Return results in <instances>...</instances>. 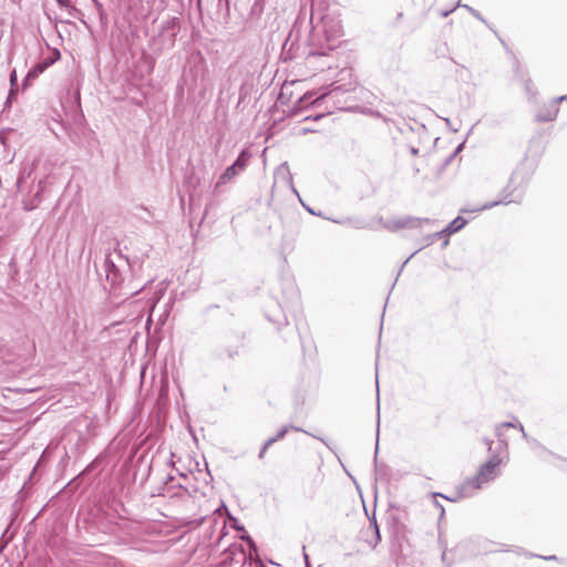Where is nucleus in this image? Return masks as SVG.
<instances>
[{
    "label": "nucleus",
    "instance_id": "nucleus-1",
    "mask_svg": "<svg viewBox=\"0 0 567 567\" xmlns=\"http://www.w3.org/2000/svg\"><path fill=\"white\" fill-rule=\"evenodd\" d=\"M542 153L543 148L540 147V144H529V147L526 150V156L524 161H522L516 169L512 173L507 185L499 193V198L497 200L485 203L481 207H475L472 209L463 208L461 212H482L498 205L520 203L524 198L525 190L529 184L532 175L536 168L537 159Z\"/></svg>",
    "mask_w": 567,
    "mask_h": 567
},
{
    "label": "nucleus",
    "instance_id": "nucleus-2",
    "mask_svg": "<svg viewBox=\"0 0 567 567\" xmlns=\"http://www.w3.org/2000/svg\"><path fill=\"white\" fill-rule=\"evenodd\" d=\"M244 339L245 334L243 332L226 333L212 350L213 359L221 363L234 361L244 347Z\"/></svg>",
    "mask_w": 567,
    "mask_h": 567
},
{
    "label": "nucleus",
    "instance_id": "nucleus-3",
    "mask_svg": "<svg viewBox=\"0 0 567 567\" xmlns=\"http://www.w3.org/2000/svg\"><path fill=\"white\" fill-rule=\"evenodd\" d=\"M503 463L499 453H493L491 457L483 463L476 475L466 480V484L475 489H480L483 484L494 481L498 476V467Z\"/></svg>",
    "mask_w": 567,
    "mask_h": 567
},
{
    "label": "nucleus",
    "instance_id": "nucleus-4",
    "mask_svg": "<svg viewBox=\"0 0 567 567\" xmlns=\"http://www.w3.org/2000/svg\"><path fill=\"white\" fill-rule=\"evenodd\" d=\"M434 220L430 218H421V217H413V216H405L401 218H396L393 220H389L383 224V226L389 229L390 231H396L399 229L404 228H417L421 227L423 224L431 225Z\"/></svg>",
    "mask_w": 567,
    "mask_h": 567
},
{
    "label": "nucleus",
    "instance_id": "nucleus-5",
    "mask_svg": "<svg viewBox=\"0 0 567 567\" xmlns=\"http://www.w3.org/2000/svg\"><path fill=\"white\" fill-rule=\"evenodd\" d=\"M563 100H567V96H561L559 99L540 104L536 111V118L540 122L554 121L559 113L558 103Z\"/></svg>",
    "mask_w": 567,
    "mask_h": 567
},
{
    "label": "nucleus",
    "instance_id": "nucleus-6",
    "mask_svg": "<svg viewBox=\"0 0 567 567\" xmlns=\"http://www.w3.org/2000/svg\"><path fill=\"white\" fill-rule=\"evenodd\" d=\"M104 270H105L106 280L110 282L112 288H116L122 284L123 276H122L118 267L115 265V262L111 259L110 256L105 257Z\"/></svg>",
    "mask_w": 567,
    "mask_h": 567
},
{
    "label": "nucleus",
    "instance_id": "nucleus-7",
    "mask_svg": "<svg viewBox=\"0 0 567 567\" xmlns=\"http://www.w3.org/2000/svg\"><path fill=\"white\" fill-rule=\"evenodd\" d=\"M239 171L231 164L229 165L219 176L218 181L215 184V190H218L221 185L230 182L235 176H237Z\"/></svg>",
    "mask_w": 567,
    "mask_h": 567
},
{
    "label": "nucleus",
    "instance_id": "nucleus-8",
    "mask_svg": "<svg viewBox=\"0 0 567 567\" xmlns=\"http://www.w3.org/2000/svg\"><path fill=\"white\" fill-rule=\"evenodd\" d=\"M292 430V431H296V432H303L306 434H309L311 435L309 432L305 431L301 427H298V426H295V425H282L276 433V435L271 436L268 439V444H274L280 440H282L287 433Z\"/></svg>",
    "mask_w": 567,
    "mask_h": 567
},
{
    "label": "nucleus",
    "instance_id": "nucleus-9",
    "mask_svg": "<svg viewBox=\"0 0 567 567\" xmlns=\"http://www.w3.org/2000/svg\"><path fill=\"white\" fill-rule=\"evenodd\" d=\"M467 224V219H465L462 216H457L452 221H450L445 228L443 229V233H446L447 236L453 235L461 229H463Z\"/></svg>",
    "mask_w": 567,
    "mask_h": 567
},
{
    "label": "nucleus",
    "instance_id": "nucleus-10",
    "mask_svg": "<svg viewBox=\"0 0 567 567\" xmlns=\"http://www.w3.org/2000/svg\"><path fill=\"white\" fill-rule=\"evenodd\" d=\"M276 174L277 175H280V174H285V178L287 179L288 184L290 185V188H291V192L298 197V199L300 200L301 197L298 193V190L296 189V187L293 186V182H292V175L290 173V169H289V166H288V163L285 162L282 163L276 171Z\"/></svg>",
    "mask_w": 567,
    "mask_h": 567
},
{
    "label": "nucleus",
    "instance_id": "nucleus-11",
    "mask_svg": "<svg viewBox=\"0 0 567 567\" xmlns=\"http://www.w3.org/2000/svg\"><path fill=\"white\" fill-rule=\"evenodd\" d=\"M251 157V154L247 150H243L237 158L234 161L233 165L241 172L248 164L249 159Z\"/></svg>",
    "mask_w": 567,
    "mask_h": 567
},
{
    "label": "nucleus",
    "instance_id": "nucleus-12",
    "mask_svg": "<svg viewBox=\"0 0 567 567\" xmlns=\"http://www.w3.org/2000/svg\"><path fill=\"white\" fill-rule=\"evenodd\" d=\"M431 496L434 499V506L440 509V517H439V519L441 520L444 517L445 509H444L443 505L437 502L436 498L441 497V498H445V499H449V501H452V502H454L455 499L451 498V497H447L446 495H444L442 493H439V492L431 493Z\"/></svg>",
    "mask_w": 567,
    "mask_h": 567
},
{
    "label": "nucleus",
    "instance_id": "nucleus-13",
    "mask_svg": "<svg viewBox=\"0 0 567 567\" xmlns=\"http://www.w3.org/2000/svg\"><path fill=\"white\" fill-rule=\"evenodd\" d=\"M239 532H241L240 539L246 543L251 551H257V545L252 537L247 533L244 526H239Z\"/></svg>",
    "mask_w": 567,
    "mask_h": 567
},
{
    "label": "nucleus",
    "instance_id": "nucleus-14",
    "mask_svg": "<svg viewBox=\"0 0 567 567\" xmlns=\"http://www.w3.org/2000/svg\"><path fill=\"white\" fill-rule=\"evenodd\" d=\"M465 147V144H457V147L449 155L446 156L442 164H441V169H444L446 166H449L451 164L452 161L455 159V157L464 150Z\"/></svg>",
    "mask_w": 567,
    "mask_h": 567
},
{
    "label": "nucleus",
    "instance_id": "nucleus-15",
    "mask_svg": "<svg viewBox=\"0 0 567 567\" xmlns=\"http://www.w3.org/2000/svg\"><path fill=\"white\" fill-rule=\"evenodd\" d=\"M503 429H505V426H501V423L495 426V435L499 441L498 449H507V442L503 439Z\"/></svg>",
    "mask_w": 567,
    "mask_h": 567
},
{
    "label": "nucleus",
    "instance_id": "nucleus-16",
    "mask_svg": "<svg viewBox=\"0 0 567 567\" xmlns=\"http://www.w3.org/2000/svg\"><path fill=\"white\" fill-rule=\"evenodd\" d=\"M49 65L50 63H48L47 61H44L43 63H39L33 70H31L28 73V78H37L38 74L42 73Z\"/></svg>",
    "mask_w": 567,
    "mask_h": 567
},
{
    "label": "nucleus",
    "instance_id": "nucleus-17",
    "mask_svg": "<svg viewBox=\"0 0 567 567\" xmlns=\"http://www.w3.org/2000/svg\"><path fill=\"white\" fill-rule=\"evenodd\" d=\"M442 237H449V236L446 235V233H443V229H442V230H440V231H436V233H434V234H432V235H429V236H426V237H425L426 245H431V244H433L436 239H440V238H442Z\"/></svg>",
    "mask_w": 567,
    "mask_h": 567
},
{
    "label": "nucleus",
    "instance_id": "nucleus-18",
    "mask_svg": "<svg viewBox=\"0 0 567 567\" xmlns=\"http://www.w3.org/2000/svg\"><path fill=\"white\" fill-rule=\"evenodd\" d=\"M373 532V539H370V540H367L369 543V545L372 547V548H375L377 545L381 542V532H380V527H377L375 529H372Z\"/></svg>",
    "mask_w": 567,
    "mask_h": 567
},
{
    "label": "nucleus",
    "instance_id": "nucleus-19",
    "mask_svg": "<svg viewBox=\"0 0 567 567\" xmlns=\"http://www.w3.org/2000/svg\"><path fill=\"white\" fill-rule=\"evenodd\" d=\"M501 426H505V429H517L520 433H524V425L519 421L515 422H502Z\"/></svg>",
    "mask_w": 567,
    "mask_h": 567
},
{
    "label": "nucleus",
    "instance_id": "nucleus-20",
    "mask_svg": "<svg viewBox=\"0 0 567 567\" xmlns=\"http://www.w3.org/2000/svg\"><path fill=\"white\" fill-rule=\"evenodd\" d=\"M386 523L392 527H399V525L401 524L399 516H396L393 513H388Z\"/></svg>",
    "mask_w": 567,
    "mask_h": 567
},
{
    "label": "nucleus",
    "instance_id": "nucleus-21",
    "mask_svg": "<svg viewBox=\"0 0 567 567\" xmlns=\"http://www.w3.org/2000/svg\"><path fill=\"white\" fill-rule=\"evenodd\" d=\"M302 207L311 215L322 217L321 212H316L312 207L306 205L302 199H300Z\"/></svg>",
    "mask_w": 567,
    "mask_h": 567
},
{
    "label": "nucleus",
    "instance_id": "nucleus-22",
    "mask_svg": "<svg viewBox=\"0 0 567 567\" xmlns=\"http://www.w3.org/2000/svg\"><path fill=\"white\" fill-rule=\"evenodd\" d=\"M272 444H268V440L265 441V443L262 444L261 449H260V452L258 454V457L260 460H262L265 457V454L267 452V450L271 446Z\"/></svg>",
    "mask_w": 567,
    "mask_h": 567
},
{
    "label": "nucleus",
    "instance_id": "nucleus-23",
    "mask_svg": "<svg viewBox=\"0 0 567 567\" xmlns=\"http://www.w3.org/2000/svg\"><path fill=\"white\" fill-rule=\"evenodd\" d=\"M417 251H419V250L414 251L413 254H411V256H410V257H408V258L404 260V262L402 264L401 268H400V269H399V271H398V276H396V278H395V281H394V282H396V281H398V278H399L400 274L402 272L403 268L405 267V265L409 262V260H410V259H411V258H412V257H413ZM393 285H395V284H393ZM393 287H394V286H392V288H393Z\"/></svg>",
    "mask_w": 567,
    "mask_h": 567
},
{
    "label": "nucleus",
    "instance_id": "nucleus-24",
    "mask_svg": "<svg viewBox=\"0 0 567 567\" xmlns=\"http://www.w3.org/2000/svg\"><path fill=\"white\" fill-rule=\"evenodd\" d=\"M368 518H369V524H370L371 529H375L377 527H379V524H378L374 513L372 514V516H368Z\"/></svg>",
    "mask_w": 567,
    "mask_h": 567
},
{
    "label": "nucleus",
    "instance_id": "nucleus-25",
    "mask_svg": "<svg viewBox=\"0 0 567 567\" xmlns=\"http://www.w3.org/2000/svg\"><path fill=\"white\" fill-rule=\"evenodd\" d=\"M309 120V117L305 118V123H307ZM300 131L301 132H316L318 131L317 128H313L312 126H309L307 124H303L301 127H300Z\"/></svg>",
    "mask_w": 567,
    "mask_h": 567
},
{
    "label": "nucleus",
    "instance_id": "nucleus-26",
    "mask_svg": "<svg viewBox=\"0 0 567 567\" xmlns=\"http://www.w3.org/2000/svg\"><path fill=\"white\" fill-rule=\"evenodd\" d=\"M59 59H60V52L58 50H54L52 52L51 58L47 62L50 63V65H51L52 63H54Z\"/></svg>",
    "mask_w": 567,
    "mask_h": 567
},
{
    "label": "nucleus",
    "instance_id": "nucleus-27",
    "mask_svg": "<svg viewBox=\"0 0 567 567\" xmlns=\"http://www.w3.org/2000/svg\"><path fill=\"white\" fill-rule=\"evenodd\" d=\"M483 442H484V444L487 446V451H488V452L491 453V455H492V454L494 453V452H493V443H494V442H493V440H489V439H487V437H484V439H483Z\"/></svg>",
    "mask_w": 567,
    "mask_h": 567
},
{
    "label": "nucleus",
    "instance_id": "nucleus-28",
    "mask_svg": "<svg viewBox=\"0 0 567 567\" xmlns=\"http://www.w3.org/2000/svg\"><path fill=\"white\" fill-rule=\"evenodd\" d=\"M95 467L94 463H91L89 464L79 475V477H83L84 475H86L87 473H90L91 471H93Z\"/></svg>",
    "mask_w": 567,
    "mask_h": 567
},
{
    "label": "nucleus",
    "instance_id": "nucleus-29",
    "mask_svg": "<svg viewBox=\"0 0 567 567\" xmlns=\"http://www.w3.org/2000/svg\"><path fill=\"white\" fill-rule=\"evenodd\" d=\"M440 546L443 548L442 551V561L444 563L446 560V544H443L442 539H439Z\"/></svg>",
    "mask_w": 567,
    "mask_h": 567
},
{
    "label": "nucleus",
    "instance_id": "nucleus-30",
    "mask_svg": "<svg viewBox=\"0 0 567 567\" xmlns=\"http://www.w3.org/2000/svg\"><path fill=\"white\" fill-rule=\"evenodd\" d=\"M533 557H538V558H542V559H545V560H557V556L555 555H550V556H540V555H532Z\"/></svg>",
    "mask_w": 567,
    "mask_h": 567
},
{
    "label": "nucleus",
    "instance_id": "nucleus-31",
    "mask_svg": "<svg viewBox=\"0 0 567 567\" xmlns=\"http://www.w3.org/2000/svg\"><path fill=\"white\" fill-rule=\"evenodd\" d=\"M378 450H379V429L377 430L375 455H378ZM377 462H378V458H377V456H374V463L377 464Z\"/></svg>",
    "mask_w": 567,
    "mask_h": 567
},
{
    "label": "nucleus",
    "instance_id": "nucleus-32",
    "mask_svg": "<svg viewBox=\"0 0 567 567\" xmlns=\"http://www.w3.org/2000/svg\"><path fill=\"white\" fill-rule=\"evenodd\" d=\"M303 559L306 567H312L308 554L303 550Z\"/></svg>",
    "mask_w": 567,
    "mask_h": 567
},
{
    "label": "nucleus",
    "instance_id": "nucleus-33",
    "mask_svg": "<svg viewBox=\"0 0 567 567\" xmlns=\"http://www.w3.org/2000/svg\"><path fill=\"white\" fill-rule=\"evenodd\" d=\"M268 320L269 321H272V322H276L278 323L279 326L282 324V321L281 320H274L270 316H267ZM284 323L286 324L287 323V318L284 316Z\"/></svg>",
    "mask_w": 567,
    "mask_h": 567
},
{
    "label": "nucleus",
    "instance_id": "nucleus-34",
    "mask_svg": "<svg viewBox=\"0 0 567 567\" xmlns=\"http://www.w3.org/2000/svg\"><path fill=\"white\" fill-rule=\"evenodd\" d=\"M530 445L535 446V447H540L542 444L534 437H532L530 442H528Z\"/></svg>",
    "mask_w": 567,
    "mask_h": 567
},
{
    "label": "nucleus",
    "instance_id": "nucleus-35",
    "mask_svg": "<svg viewBox=\"0 0 567 567\" xmlns=\"http://www.w3.org/2000/svg\"><path fill=\"white\" fill-rule=\"evenodd\" d=\"M17 81V73L16 71H12L11 75H10V82L11 84L13 85Z\"/></svg>",
    "mask_w": 567,
    "mask_h": 567
},
{
    "label": "nucleus",
    "instance_id": "nucleus-36",
    "mask_svg": "<svg viewBox=\"0 0 567 567\" xmlns=\"http://www.w3.org/2000/svg\"><path fill=\"white\" fill-rule=\"evenodd\" d=\"M522 436L523 439L526 441V442H530L532 437L526 433V431L524 430V433H522Z\"/></svg>",
    "mask_w": 567,
    "mask_h": 567
},
{
    "label": "nucleus",
    "instance_id": "nucleus-37",
    "mask_svg": "<svg viewBox=\"0 0 567 567\" xmlns=\"http://www.w3.org/2000/svg\"><path fill=\"white\" fill-rule=\"evenodd\" d=\"M410 152H411V154L416 155L417 154V148H415L414 146H411L410 147Z\"/></svg>",
    "mask_w": 567,
    "mask_h": 567
},
{
    "label": "nucleus",
    "instance_id": "nucleus-38",
    "mask_svg": "<svg viewBox=\"0 0 567 567\" xmlns=\"http://www.w3.org/2000/svg\"><path fill=\"white\" fill-rule=\"evenodd\" d=\"M354 227H355V228H364V227H365V225H363L362 223H359V221H358V223H355V224H354Z\"/></svg>",
    "mask_w": 567,
    "mask_h": 567
},
{
    "label": "nucleus",
    "instance_id": "nucleus-39",
    "mask_svg": "<svg viewBox=\"0 0 567 567\" xmlns=\"http://www.w3.org/2000/svg\"><path fill=\"white\" fill-rule=\"evenodd\" d=\"M329 220L336 223V224H343L344 221L343 220H338V219H332V218H328Z\"/></svg>",
    "mask_w": 567,
    "mask_h": 567
},
{
    "label": "nucleus",
    "instance_id": "nucleus-40",
    "mask_svg": "<svg viewBox=\"0 0 567 567\" xmlns=\"http://www.w3.org/2000/svg\"><path fill=\"white\" fill-rule=\"evenodd\" d=\"M315 437V435H312ZM316 439L320 440L323 444H326L328 446V443L324 441V439L322 437H319V436H316Z\"/></svg>",
    "mask_w": 567,
    "mask_h": 567
},
{
    "label": "nucleus",
    "instance_id": "nucleus-41",
    "mask_svg": "<svg viewBox=\"0 0 567 567\" xmlns=\"http://www.w3.org/2000/svg\"><path fill=\"white\" fill-rule=\"evenodd\" d=\"M135 453H136V449H134V450L132 451L131 456H130V461H132V460L134 458Z\"/></svg>",
    "mask_w": 567,
    "mask_h": 567
},
{
    "label": "nucleus",
    "instance_id": "nucleus-42",
    "mask_svg": "<svg viewBox=\"0 0 567 567\" xmlns=\"http://www.w3.org/2000/svg\"><path fill=\"white\" fill-rule=\"evenodd\" d=\"M311 95L310 94H305L303 97L301 99L302 101H308V99L310 97Z\"/></svg>",
    "mask_w": 567,
    "mask_h": 567
},
{
    "label": "nucleus",
    "instance_id": "nucleus-43",
    "mask_svg": "<svg viewBox=\"0 0 567 567\" xmlns=\"http://www.w3.org/2000/svg\"><path fill=\"white\" fill-rule=\"evenodd\" d=\"M235 525H236L237 530H239V526H241V525L238 523L237 519H235Z\"/></svg>",
    "mask_w": 567,
    "mask_h": 567
},
{
    "label": "nucleus",
    "instance_id": "nucleus-44",
    "mask_svg": "<svg viewBox=\"0 0 567 567\" xmlns=\"http://www.w3.org/2000/svg\"><path fill=\"white\" fill-rule=\"evenodd\" d=\"M323 117H324V115L316 116V117H315V121L320 120V118H323Z\"/></svg>",
    "mask_w": 567,
    "mask_h": 567
},
{
    "label": "nucleus",
    "instance_id": "nucleus-45",
    "mask_svg": "<svg viewBox=\"0 0 567 567\" xmlns=\"http://www.w3.org/2000/svg\"><path fill=\"white\" fill-rule=\"evenodd\" d=\"M93 2L97 6V7H102L101 3L97 1V0H93Z\"/></svg>",
    "mask_w": 567,
    "mask_h": 567
},
{
    "label": "nucleus",
    "instance_id": "nucleus-46",
    "mask_svg": "<svg viewBox=\"0 0 567 567\" xmlns=\"http://www.w3.org/2000/svg\"><path fill=\"white\" fill-rule=\"evenodd\" d=\"M212 308H218V305H212L208 307V310L212 309Z\"/></svg>",
    "mask_w": 567,
    "mask_h": 567
},
{
    "label": "nucleus",
    "instance_id": "nucleus-47",
    "mask_svg": "<svg viewBox=\"0 0 567 567\" xmlns=\"http://www.w3.org/2000/svg\"><path fill=\"white\" fill-rule=\"evenodd\" d=\"M375 381H377V389H379V378L378 377L375 378Z\"/></svg>",
    "mask_w": 567,
    "mask_h": 567
}]
</instances>
